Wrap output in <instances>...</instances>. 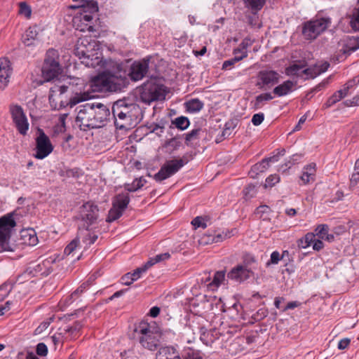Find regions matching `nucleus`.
Segmentation results:
<instances>
[{"mask_svg": "<svg viewBox=\"0 0 359 359\" xmlns=\"http://www.w3.org/2000/svg\"><path fill=\"white\" fill-rule=\"evenodd\" d=\"M110 116L109 109L102 103L81 105L75 119L76 126L81 130L99 128L106 125Z\"/></svg>", "mask_w": 359, "mask_h": 359, "instance_id": "1", "label": "nucleus"}, {"mask_svg": "<svg viewBox=\"0 0 359 359\" xmlns=\"http://www.w3.org/2000/svg\"><path fill=\"white\" fill-rule=\"evenodd\" d=\"M112 114L115 118L116 128L123 129L137 121L142 114L139 105L130 100H119L114 103Z\"/></svg>", "mask_w": 359, "mask_h": 359, "instance_id": "2", "label": "nucleus"}, {"mask_svg": "<svg viewBox=\"0 0 359 359\" xmlns=\"http://www.w3.org/2000/svg\"><path fill=\"white\" fill-rule=\"evenodd\" d=\"M99 46L95 39L90 37L85 36L79 38L76 42L74 49V53L80 59H83L82 63H85L86 66H93V58L99 59L97 50Z\"/></svg>", "mask_w": 359, "mask_h": 359, "instance_id": "3", "label": "nucleus"}, {"mask_svg": "<svg viewBox=\"0 0 359 359\" xmlns=\"http://www.w3.org/2000/svg\"><path fill=\"white\" fill-rule=\"evenodd\" d=\"M135 332L139 336V341L144 348L155 351L160 344L161 333L147 323L141 322L136 327Z\"/></svg>", "mask_w": 359, "mask_h": 359, "instance_id": "4", "label": "nucleus"}, {"mask_svg": "<svg viewBox=\"0 0 359 359\" xmlns=\"http://www.w3.org/2000/svg\"><path fill=\"white\" fill-rule=\"evenodd\" d=\"M62 72L59 62V54L54 49H49L46 54L41 68L42 77L44 81H50L57 78Z\"/></svg>", "mask_w": 359, "mask_h": 359, "instance_id": "5", "label": "nucleus"}, {"mask_svg": "<svg viewBox=\"0 0 359 359\" xmlns=\"http://www.w3.org/2000/svg\"><path fill=\"white\" fill-rule=\"evenodd\" d=\"M91 86L95 91L116 92L121 89L122 81L114 75L102 74L93 79Z\"/></svg>", "mask_w": 359, "mask_h": 359, "instance_id": "6", "label": "nucleus"}, {"mask_svg": "<svg viewBox=\"0 0 359 359\" xmlns=\"http://www.w3.org/2000/svg\"><path fill=\"white\" fill-rule=\"evenodd\" d=\"M165 92L163 86L156 83L148 82L144 83L141 88L140 100L146 104L165 99Z\"/></svg>", "mask_w": 359, "mask_h": 359, "instance_id": "7", "label": "nucleus"}, {"mask_svg": "<svg viewBox=\"0 0 359 359\" xmlns=\"http://www.w3.org/2000/svg\"><path fill=\"white\" fill-rule=\"evenodd\" d=\"M15 226V222L10 215L0 218V252H12L13 248L9 243L11 229Z\"/></svg>", "mask_w": 359, "mask_h": 359, "instance_id": "8", "label": "nucleus"}, {"mask_svg": "<svg viewBox=\"0 0 359 359\" xmlns=\"http://www.w3.org/2000/svg\"><path fill=\"white\" fill-rule=\"evenodd\" d=\"M187 163L188 159L186 157L167 161L160 170L155 174L154 178L158 182H161L175 174Z\"/></svg>", "mask_w": 359, "mask_h": 359, "instance_id": "9", "label": "nucleus"}, {"mask_svg": "<svg viewBox=\"0 0 359 359\" xmlns=\"http://www.w3.org/2000/svg\"><path fill=\"white\" fill-rule=\"evenodd\" d=\"M329 18H320L304 25L302 33L306 39H314L330 25Z\"/></svg>", "mask_w": 359, "mask_h": 359, "instance_id": "10", "label": "nucleus"}, {"mask_svg": "<svg viewBox=\"0 0 359 359\" xmlns=\"http://www.w3.org/2000/svg\"><path fill=\"white\" fill-rule=\"evenodd\" d=\"M98 215L99 208L97 205L93 202L88 201L83 203L79 208L77 218L86 224L87 229H88L89 226L96 222Z\"/></svg>", "mask_w": 359, "mask_h": 359, "instance_id": "11", "label": "nucleus"}, {"mask_svg": "<svg viewBox=\"0 0 359 359\" xmlns=\"http://www.w3.org/2000/svg\"><path fill=\"white\" fill-rule=\"evenodd\" d=\"M10 112L18 131L25 135L29 130V123L22 108L18 104L11 105Z\"/></svg>", "mask_w": 359, "mask_h": 359, "instance_id": "12", "label": "nucleus"}, {"mask_svg": "<svg viewBox=\"0 0 359 359\" xmlns=\"http://www.w3.org/2000/svg\"><path fill=\"white\" fill-rule=\"evenodd\" d=\"M89 94L86 93L76 94L70 98L69 103L63 100V98L57 99L56 95L52 92H49L48 100L51 107L53 109H60L69 104L71 107L77 104L78 103L88 100Z\"/></svg>", "mask_w": 359, "mask_h": 359, "instance_id": "13", "label": "nucleus"}, {"mask_svg": "<svg viewBox=\"0 0 359 359\" xmlns=\"http://www.w3.org/2000/svg\"><path fill=\"white\" fill-rule=\"evenodd\" d=\"M130 202L129 196L126 194H118L113 201V206L109 211L107 221L111 222L118 219Z\"/></svg>", "mask_w": 359, "mask_h": 359, "instance_id": "14", "label": "nucleus"}, {"mask_svg": "<svg viewBox=\"0 0 359 359\" xmlns=\"http://www.w3.org/2000/svg\"><path fill=\"white\" fill-rule=\"evenodd\" d=\"M38 133L39 135L36 138V154L34 156L38 159H43L52 152L53 147L49 137L43 130L39 129Z\"/></svg>", "mask_w": 359, "mask_h": 359, "instance_id": "15", "label": "nucleus"}, {"mask_svg": "<svg viewBox=\"0 0 359 359\" xmlns=\"http://www.w3.org/2000/svg\"><path fill=\"white\" fill-rule=\"evenodd\" d=\"M257 79L259 88H271L279 82L280 74L276 71L265 69L258 73Z\"/></svg>", "mask_w": 359, "mask_h": 359, "instance_id": "16", "label": "nucleus"}, {"mask_svg": "<svg viewBox=\"0 0 359 359\" xmlns=\"http://www.w3.org/2000/svg\"><path fill=\"white\" fill-rule=\"evenodd\" d=\"M253 276V271L245 265H237L227 274V277L231 280L241 283Z\"/></svg>", "mask_w": 359, "mask_h": 359, "instance_id": "17", "label": "nucleus"}, {"mask_svg": "<svg viewBox=\"0 0 359 359\" xmlns=\"http://www.w3.org/2000/svg\"><path fill=\"white\" fill-rule=\"evenodd\" d=\"M149 69V60H143L142 61L135 62L130 67V76L133 81H140L142 79Z\"/></svg>", "mask_w": 359, "mask_h": 359, "instance_id": "18", "label": "nucleus"}, {"mask_svg": "<svg viewBox=\"0 0 359 359\" xmlns=\"http://www.w3.org/2000/svg\"><path fill=\"white\" fill-rule=\"evenodd\" d=\"M11 74L10 61L7 58L0 59V88L4 89L8 82Z\"/></svg>", "mask_w": 359, "mask_h": 359, "instance_id": "19", "label": "nucleus"}, {"mask_svg": "<svg viewBox=\"0 0 359 359\" xmlns=\"http://www.w3.org/2000/svg\"><path fill=\"white\" fill-rule=\"evenodd\" d=\"M340 51L345 55H350L359 48V41L357 38L346 36L339 43Z\"/></svg>", "mask_w": 359, "mask_h": 359, "instance_id": "20", "label": "nucleus"}, {"mask_svg": "<svg viewBox=\"0 0 359 359\" xmlns=\"http://www.w3.org/2000/svg\"><path fill=\"white\" fill-rule=\"evenodd\" d=\"M39 28L36 26L29 27L22 36V42L25 46H29L35 44V41H39L41 39Z\"/></svg>", "mask_w": 359, "mask_h": 359, "instance_id": "21", "label": "nucleus"}, {"mask_svg": "<svg viewBox=\"0 0 359 359\" xmlns=\"http://www.w3.org/2000/svg\"><path fill=\"white\" fill-rule=\"evenodd\" d=\"M156 359H182V358L175 347L165 346L159 349Z\"/></svg>", "mask_w": 359, "mask_h": 359, "instance_id": "22", "label": "nucleus"}, {"mask_svg": "<svg viewBox=\"0 0 359 359\" xmlns=\"http://www.w3.org/2000/svg\"><path fill=\"white\" fill-rule=\"evenodd\" d=\"M305 66L304 62L292 64L285 69V73L287 76H296L307 79L306 74L304 72L307 69L305 68Z\"/></svg>", "mask_w": 359, "mask_h": 359, "instance_id": "23", "label": "nucleus"}, {"mask_svg": "<svg viewBox=\"0 0 359 359\" xmlns=\"http://www.w3.org/2000/svg\"><path fill=\"white\" fill-rule=\"evenodd\" d=\"M295 85V82L290 80L285 81L283 83L275 87L273 90V93L278 97L287 95L294 90Z\"/></svg>", "mask_w": 359, "mask_h": 359, "instance_id": "24", "label": "nucleus"}, {"mask_svg": "<svg viewBox=\"0 0 359 359\" xmlns=\"http://www.w3.org/2000/svg\"><path fill=\"white\" fill-rule=\"evenodd\" d=\"M277 161H278V156H273L271 157L264 158L259 163L255 164L252 168L250 172L255 174H257L258 172H263L269 167V163H275Z\"/></svg>", "mask_w": 359, "mask_h": 359, "instance_id": "25", "label": "nucleus"}, {"mask_svg": "<svg viewBox=\"0 0 359 359\" xmlns=\"http://www.w3.org/2000/svg\"><path fill=\"white\" fill-rule=\"evenodd\" d=\"M94 279V276L90 277L86 282L81 285L79 288H77L68 298L66 299L65 303L68 305L72 303L82 292L89 287Z\"/></svg>", "mask_w": 359, "mask_h": 359, "instance_id": "26", "label": "nucleus"}, {"mask_svg": "<svg viewBox=\"0 0 359 359\" xmlns=\"http://www.w3.org/2000/svg\"><path fill=\"white\" fill-rule=\"evenodd\" d=\"M330 64L324 62L321 65H315L312 67L307 68L304 72L306 74V78H315L320 74L327 70Z\"/></svg>", "mask_w": 359, "mask_h": 359, "instance_id": "27", "label": "nucleus"}, {"mask_svg": "<svg viewBox=\"0 0 359 359\" xmlns=\"http://www.w3.org/2000/svg\"><path fill=\"white\" fill-rule=\"evenodd\" d=\"M316 176V165L313 163L309 164L304 168L302 175L300 177L301 180L304 184L310 183L313 182Z\"/></svg>", "mask_w": 359, "mask_h": 359, "instance_id": "28", "label": "nucleus"}, {"mask_svg": "<svg viewBox=\"0 0 359 359\" xmlns=\"http://www.w3.org/2000/svg\"><path fill=\"white\" fill-rule=\"evenodd\" d=\"M21 236L24 243L30 246H34L38 243V238L35 231L32 229L22 231Z\"/></svg>", "mask_w": 359, "mask_h": 359, "instance_id": "29", "label": "nucleus"}, {"mask_svg": "<svg viewBox=\"0 0 359 359\" xmlns=\"http://www.w3.org/2000/svg\"><path fill=\"white\" fill-rule=\"evenodd\" d=\"M77 6L82 8L84 13H96L98 11L97 3L95 0H83Z\"/></svg>", "mask_w": 359, "mask_h": 359, "instance_id": "30", "label": "nucleus"}, {"mask_svg": "<svg viewBox=\"0 0 359 359\" xmlns=\"http://www.w3.org/2000/svg\"><path fill=\"white\" fill-rule=\"evenodd\" d=\"M273 98V96L269 93L260 94L256 97L254 102H251L252 104V108L255 110L259 109L264 106V102L271 100Z\"/></svg>", "mask_w": 359, "mask_h": 359, "instance_id": "31", "label": "nucleus"}, {"mask_svg": "<svg viewBox=\"0 0 359 359\" xmlns=\"http://www.w3.org/2000/svg\"><path fill=\"white\" fill-rule=\"evenodd\" d=\"M246 8L250 9L252 13L260 11L266 3V0H243Z\"/></svg>", "mask_w": 359, "mask_h": 359, "instance_id": "32", "label": "nucleus"}, {"mask_svg": "<svg viewBox=\"0 0 359 359\" xmlns=\"http://www.w3.org/2000/svg\"><path fill=\"white\" fill-rule=\"evenodd\" d=\"M55 258L50 257L44 259L41 264H39L37 266L39 268V271H41L42 273L48 274L53 271L51 265L55 263Z\"/></svg>", "mask_w": 359, "mask_h": 359, "instance_id": "33", "label": "nucleus"}, {"mask_svg": "<svg viewBox=\"0 0 359 359\" xmlns=\"http://www.w3.org/2000/svg\"><path fill=\"white\" fill-rule=\"evenodd\" d=\"M238 118H232L229 120L224 125V128L222 133V136L223 137H226L229 136L233 130L237 126L238 123Z\"/></svg>", "mask_w": 359, "mask_h": 359, "instance_id": "34", "label": "nucleus"}, {"mask_svg": "<svg viewBox=\"0 0 359 359\" xmlns=\"http://www.w3.org/2000/svg\"><path fill=\"white\" fill-rule=\"evenodd\" d=\"M146 182V180L142 177L135 179L131 184H127L126 186V189L130 192L135 191L142 188Z\"/></svg>", "mask_w": 359, "mask_h": 359, "instance_id": "35", "label": "nucleus"}, {"mask_svg": "<svg viewBox=\"0 0 359 359\" xmlns=\"http://www.w3.org/2000/svg\"><path fill=\"white\" fill-rule=\"evenodd\" d=\"M187 107L190 112H197L202 109L203 103L198 99H194L187 103Z\"/></svg>", "mask_w": 359, "mask_h": 359, "instance_id": "36", "label": "nucleus"}, {"mask_svg": "<svg viewBox=\"0 0 359 359\" xmlns=\"http://www.w3.org/2000/svg\"><path fill=\"white\" fill-rule=\"evenodd\" d=\"M316 235L313 233H308L305 236L298 241L299 248H306L310 246L314 241Z\"/></svg>", "mask_w": 359, "mask_h": 359, "instance_id": "37", "label": "nucleus"}, {"mask_svg": "<svg viewBox=\"0 0 359 359\" xmlns=\"http://www.w3.org/2000/svg\"><path fill=\"white\" fill-rule=\"evenodd\" d=\"M172 123L174 124L176 128L183 130L189 127L190 123L188 118L185 116H180L172 121Z\"/></svg>", "mask_w": 359, "mask_h": 359, "instance_id": "38", "label": "nucleus"}, {"mask_svg": "<svg viewBox=\"0 0 359 359\" xmlns=\"http://www.w3.org/2000/svg\"><path fill=\"white\" fill-rule=\"evenodd\" d=\"M231 236V232L229 231H226L225 232L219 233L214 236H209L208 242L219 243L230 238Z\"/></svg>", "mask_w": 359, "mask_h": 359, "instance_id": "39", "label": "nucleus"}, {"mask_svg": "<svg viewBox=\"0 0 359 359\" xmlns=\"http://www.w3.org/2000/svg\"><path fill=\"white\" fill-rule=\"evenodd\" d=\"M170 257V255L168 252L159 254L156 255L154 257L150 258L147 264L149 267H151L156 263L168 259Z\"/></svg>", "mask_w": 359, "mask_h": 359, "instance_id": "40", "label": "nucleus"}, {"mask_svg": "<svg viewBox=\"0 0 359 359\" xmlns=\"http://www.w3.org/2000/svg\"><path fill=\"white\" fill-rule=\"evenodd\" d=\"M225 273L223 271H217L215 273L213 280L208 284V286L213 289L217 287L224 280Z\"/></svg>", "mask_w": 359, "mask_h": 359, "instance_id": "41", "label": "nucleus"}, {"mask_svg": "<svg viewBox=\"0 0 359 359\" xmlns=\"http://www.w3.org/2000/svg\"><path fill=\"white\" fill-rule=\"evenodd\" d=\"M78 248L79 249V239L76 237L66 246L64 253L67 255H70L76 251Z\"/></svg>", "mask_w": 359, "mask_h": 359, "instance_id": "42", "label": "nucleus"}, {"mask_svg": "<svg viewBox=\"0 0 359 359\" xmlns=\"http://www.w3.org/2000/svg\"><path fill=\"white\" fill-rule=\"evenodd\" d=\"M343 93L341 91L335 92L325 103L324 107L329 108L340 101L344 97H342Z\"/></svg>", "mask_w": 359, "mask_h": 359, "instance_id": "43", "label": "nucleus"}, {"mask_svg": "<svg viewBox=\"0 0 359 359\" xmlns=\"http://www.w3.org/2000/svg\"><path fill=\"white\" fill-rule=\"evenodd\" d=\"M248 55L247 53L245 51L243 52V55L241 56H236L234 58L226 60L224 62L222 65L223 69H228L231 68L232 65H233L236 62L241 60L243 58L246 57Z\"/></svg>", "mask_w": 359, "mask_h": 359, "instance_id": "44", "label": "nucleus"}, {"mask_svg": "<svg viewBox=\"0 0 359 359\" xmlns=\"http://www.w3.org/2000/svg\"><path fill=\"white\" fill-rule=\"evenodd\" d=\"M68 87L67 86H55L53 88H50V91L55 93L56 95L57 99L63 98V94L67 91Z\"/></svg>", "mask_w": 359, "mask_h": 359, "instance_id": "45", "label": "nucleus"}, {"mask_svg": "<svg viewBox=\"0 0 359 359\" xmlns=\"http://www.w3.org/2000/svg\"><path fill=\"white\" fill-rule=\"evenodd\" d=\"M329 227L327 224H320L315 229L316 234L320 239H324L326 235L328 233Z\"/></svg>", "mask_w": 359, "mask_h": 359, "instance_id": "46", "label": "nucleus"}, {"mask_svg": "<svg viewBox=\"0 0 359 359\" xmlns=\"http://www.w3.org/2000/svg\"><path fill=\"white\" fill-rule=\"evenodd\" d=\"M350 24L353 29L359 31V8L353 13Z\"/></svg>", "mask_w": 359, "mask_h": 359, "instance_id": "47", "label": "nucleus"}, {"mask_svg": "<svg viewBox=\"0 0 359 359\" xmlns=\"http://www.w3.org/2000/svg\"><path fill=\"white\" fill-rule=\"evenodd\" d=\"M183 359H203V356L200 351L189 348Z\"/></svg>", "mask_w": 359, "mask_h": 359, "instance_id": "48", "label": "nucleus"}, {"mask_svg": "<svg viewBox=\"0 0 359 359\" xmlns=\"http://www.w3.org/2000/svg\"><path fill=\"white\" fill-rule=\"evenodd\" d=\"M201 132L200 128L194 129L187 134H186L185 137V142L187 144H189V143L194 140H196L198 138L199 133Z\"/></svg>", "mask_w": 359, "mask_h": 359, "instance_id": "49", "label": "nucleus"}, {"mask_svg": "<svg viewBox=\"0 0 359 359\" xmlns=\"http://www.w3.org/2000/svg\"><path fill=\"white\" fill-rule=\"evenodd\" d=\"M180 142L177 140V139L175 137L169 140L165 144V147L170 149V152H172L177 149L180 147Z\"/></svg>", "mask_w": 359, "mask_h": 359, "instance_id": "50", "label": "nucleus"}, {"mask_svg": "<svg viewBox=\"0 0 359 359\" xmlns=\"http://www.w3.org/2000/svg\"><path fill=\"white\" fill-rule=\"evenodd\" d=\"M149 268V267L147 266V264L146 263L142 267H140V268H137V269H135L133 271V273H130L132 281H135V280H137L140 277L141 274L142 273H144Z\"/></svg>", "mask_w": 359, "mask_h": 359, "instance_id": "51", "label": "nucleus"}, {"mask_svg": "<svg viewBox=\"0 0 359 359\" xmlns=\"http://www.w3.org/2000/svg\"><path fill=\"white\" fill-rule=\"evenodd\" d=\"M19 13L24 15L26 18H29L31 15V8L25 2H20L19 4Z\"/></svg>", "mask_w": 359, "mask_h": 359, "instance_id": "52", "label": "nucleus"}, {"mask_svg": "<svg viewBox=\"0 0 359 359\" xmlns=\"http://www.w3.org/2000/svg\"><path fill=\"white\" fill-rule=\"evenodd\" d=\"M81 327L82 325L80 323L76 322L73 325L67 327L64 330L66 332L69 333L71 335H74L80 331Z\"/></svg>", "mask_w": 359, "mask_h": 359, "instance_id": "53", "label": "nucleus"}, {"mask_svg": "<svg viewBox=\"0 0 359 359\" xmlns=\"http://www.w3.org/2000/svg\"><path fill=\"white\" fill-rule=\"evenodd\" d=\"M86 235L83 238V243H85L86 245H92L93 244L96 240L97 239V236L95 233H91L88 231V229L86 228Z\"/></svg>", "mask_w": 359, "mask_h": 359, "instance_id": "54", "label": "nucleus"}, {"mask_svg": "<svg viewBox=\"0 0 359 359\" xmlns=\"http://www.w3.org/2000/svg\"><path fill=\"white\" fill-rule=\"evenodd\" d=\"M243 194L247 199L252 198L256 194L255 186L253 184L248 185L243 190Z\"/></svg>", "mask_w": 359, "mask_h": 359, "instance_id": "55", "label": "nucleus"}, {"mask_svg": "<svg viewBox=\"0 0 359 359\" xmlns=\"http://www.w3.org/2000/svg\"><path fill=\"white\" fill-rule=\"evenodd\" d=\"M280 181V177L278 175H271L266 179L265 187H272Z\"/></svg>", "mask_w": 359, "mask_h": 359, "instance_id": "56", "label": "nucleus"}, {"mask_svg": "<svg viewBox=\"0 0 359 359\" xmlns=\"http://www.w3.org/2000/svg\"><path fill=\"white\" fill-rule=\"evenodd\" d=\"M36 354L40 356H46L48 354V348L44 343H39L36 348Z\"/></svg>", "mask_w": 359, "mask_h": 359, "instance_id": "57", "label": "nucleus"}, {"mask_svg": "<svg viewBox=\"0 0 359 359\" xmlns=\"http://www.w3.org/2000/svg\"><path fill=\"white\" fill-rule=\"evenodd\" d=\"M191 224L196 229L198 227H202L203 229H205L207 227V224L204 222V219L201 217H195L192 222Z\"/></svg>", "mask_w": 359, "mask_h": 359, "instance_id": "58", "label": "nucleus"}, {"mask_svg": "<svg viewBox=\"0 0 359 359\" xmlns=\"http://www.w3.org/2000/svg\"><path fill=\"white\" fill-rule=\"evenodd\" d=\"M281 259H283V256H280V254L278 251H274L271 253L270 260L266 264H277Z\"/></svg>", "mask_w": 359, "mask_h": 359, "instance_id": "59", "label": "nucleus"}, {"mask_svg": "<svg viewBox=\"0 0 359 359\" xmlns=\"http://www.w3.org/2000/svg\"><path fill=\"white\" fill-rule=\"evenodd\" d=\"M268 315V311L263 308L259 309L255 314L252 316L255 320L259 321L264 318Z\"/></svg>", "mask_w": 359, "mask_h": 359, "instance_id": "60", "label": "nucleus"}, {"mask_svg": "<svg viewBox=\"0 0 359 359\" xmlns=\"http://www.w3.org/2000/svg\"><path fill=\"white\" fill-rule=\"evenodd\" d=\"M256 13H253L252 15H249L248 17V24L253 27H260V24L259 23L258 17L255 15Z\"/></svg>", "mask_w": 359, "mask_h": 359, "instance_id": "61", "label": "nucleus"}, {"mask_svg": "<svg viewBox=\"0 0 359 359\" xmlns=\"http://www.w3.org/2000/svg\"><path fill=\"white\" fill-rule=\"evenodd\" d=\"M264 119V115L263 113L255 114L252 118V123L254 126L260 125Z\"/></svg>", "mask_w": 359, "mask_h": 359, "instance_id": "62", "label": "nucleus"}, {"mask_svg": "<svg viewBox=\"0 0 359 359\" xmlns=\"http://www.w3.org/2000/svg\"><path fill=\"white\" fill-rule=\"evenodd\" d=\"M351 340L348 338H344L338 343V348L340 350L346 349L350 344Z\"/></svg>", "mask_w": 359, "mask_h": 359, "instance_id": "63", "label": "nucleus"}, {"mask_svg": "<svg viewBox=\"0 0 359 359\" xmlns=\"http://www.w3.org/2000/svg\"><path fill=\"white\" fill-rule=\"evenodd\" d=\"M359 182V172H356L353 173L351 179H350V187H355Z\"/></svg>", "mask_w": 359, "mask_h": 359, "instance_id": "64", "label": "nucleus"}]
</instances>
